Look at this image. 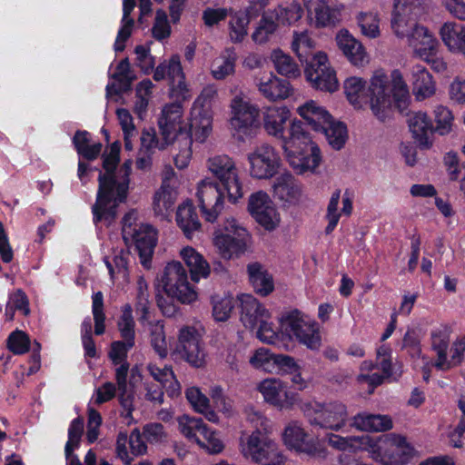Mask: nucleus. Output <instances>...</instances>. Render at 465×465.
I'll return each instance as SVG.
<instances>
[{"instance_id": "57", "label": "nucleus", "mask_w": 465, "mask_h": 465, "mask_svg": "<svg viewBox=\"0 0 465 465\" xmlns=\"http://www.w3.org/2000/svg\"><path fill=\"white\" fill-rule=\"evenodd\" d=\"M177 293L178 292H157L155 295L159 309L168 317L173 316L178 311Z\"/></svg>"}, {"instance_id": "59", "label": "nucleus", "mask_w": 465, "mask_h": 465, "mask_svg": "<svg viewBox=\"0 0 465 465\" xmlns=\"http://www.w3.org/2000/svg\"><path fill=\"white\" fill-rule=\"evenodd\" d=\"M134 342L127 341H114L109 351V358L113 364L118 365L123 362H127V351L134 346Z\"/></svg>"}, {"instance_id": "40", "label": "nucleus", "mask_w": 465, "mask_h": 465, "mask_svg": "<svg viewBox=\"0 0 465 465\" xmlns=\"http://www.w3.org/2000/svg\"><path fill=\"white\" fill-rule=\"evenodd\" d=\"M237 54L233 47H227L223 51L221 61L213 64L212 74L216 80H223L235 71Z\"/></svg>"}, {"instance_id": "10", "label": "nucleus", "mask_w": 465, "mask_h": 465, "mask_svg": "<svg viewBox=\"0 0 465 465\" xmlns=\"http://www.w3.org/2000/svg\"><path fill=\"white\" fill-rule=\"evenodd\" d=\"M281 331L282 334L290 339H296L310 350H318L321 346V336L316 322H312L298 310L282 316Z\"/></svg>"}, {"instance_id": "6", "label": "nucleus", "mask_w": 465, "mask_h": 465, "mask_svg": "<svg viewBox=\"0 0 465 465\" xmlns=\"http://www.w3.org/2000/svg\"><path fill=\"white\" fill-rule=\"evenodd\" d=\"M302 411L312 427L334 431L341 430L349 417L347 406L339 401L306 402L302 405Z\"/></svg>"}, {"instance_id": "7", "label": "nucleus", "mask_w": 465, "mask_h": 465, "mask_svg": "<svg viewBox=\"0 0 465 465\" xmlns=\"http://www.w3.org/2000/svg\"><path fill=\"white\" fill-rule=\"evenodd\" d=\"M242 454L259 465H285L286 456L278 443L259 431L240 438Z\"/></svg>"}, {"instance_id": "36", "label": "nucleus", "mask_w": 465, "mask_h": 465, "mask_svg": "<svg viewBox=\"0 0 465 465\" xmlns=\"http://www.w3.org/2000/svg\"><path fill=\"white\" fill-rule=\"evenodd\" d=\"M176 223L183 234L191 239L195 231L200 230L201 223L193 203L187 202L179 205L176 212Z\"/></svg>"}, {"instance_id": "1", "label": "nucleus", "mask_w": 465, "mask_h": 465, "mask_svg": "<svg viewBox=\"0 0 465 465\" xmlns=\"http://www.w3.org/2000/svg\"><path fill=\"white\" fill-rule=\"evenodd\" d=\"M391 84L386 74L377 72L366 88V82L360 77H349L343 88L348 101L355 109L369 104L374 116L384 123L397 110L401 114H409L411 97L407 84L398 71H393Z\"/></svg>"}, {"instance_id": "21", "label": "nucleus", "mask_w": 465, "mask_h": 465, "mask_svg": "<svg viewBox=\"0 0 465 465\" xmlns=\"http://www.w3.org/2000/svg\"><path fill=\"white\" fill-rule=\"evenodd\" d=\"M259 391L265 401L280 409L290 408L296 401V394L289 391L286 384L277 379L264 380L260 383Z\"/></svg>"}, {"instance_id": "58", "label": "nucleus", "mask_w": 465, "mask_h": 465, "mask_svg": "<svg viewBox=\"0 0 465 465\" xmlns=\"http://www.w3.org/2000/svg\"><path fill=\"white\" fill-rule=\"evenodd\" d=\"M141 148L142 152H149L153 153V150L158 148L164 150L168 144H165V141L160 143L154 128L143 129L141 134Z\"/></svg>"}, {"instance_id": "35", "label": "nucleus", "mask_w": 465, "mask_h": 465, "mask_svg": "<svg viewBox=\"0 0 465 465\" xmlns=\"http://www.w3.org/2000/svg\"><path fill=\"white\" fill-rule=\"evenodd\" d=\"M352 426L366 431H385L392 428L389 415L359 413L353 417Z\"/></svg>"}, {"instance_id": "38", "label": "nucleus", "mask_w": 465, "mask_h": 465, "mask_svg": "<svg viewBox=\"0 0 465 465\" xmlns=\"http://www.w3.org/2000/svg\"><path fill=\"white\" fill-rule=\"evenodd\" d=\"M132 161L126 160L122 164L118 172V179L115 175V183L114 186V201L111 204H116V209L119 203H124L128 196L130 175L132 173Z\"/></svg>"}, {"instance_id": "42", "label": "nucleus", "mask_w": 465, "mask_h": 465, "mask_svg": "<svg viewBox=\"0 0 465 465\" xmlns=\"http://www.w3.org/2000/svg\"><path fill=\"white\" fill-rule=\"evenodd\" d=\"M173 143H177L179 153L173 157L175 166L182 170L188 166L192 158L193 134L192 132H181Z\"/></svg>"}, {"instance_id": "45", "label": "nucleus", "mask_w": 465, "mask_h": 465, "mask_svg": "<svg viewBox=\"0 0 465 465\" xmlns=\"http://www.w3.org/2000/svg\"><path fill=\"white\" fill-rule=\"evenodd\" d=\"M317 27L335 25L340 21L341 11L331 7L326 0H320L314 8Z\"/></svg>"}, {"instance_id": "56", "label": "nucleus", "mask_w": 465, "mask_h": 465, "mask_svg": "<svg viewBox=\"0 0 465 465\" xmlns=\"http://www.w3.org/2000/svg\"><path fill=\"white\" fill-rule=\"evenodd\" d=\"M84 431V420L81 418L73 420L68 430V440L65 444L64 452L69 455L71 451L78 448Z\"/></svg>"}, {"instance_id": "37", "label": "nucleus", "mask_w": 465, "mask_h": 465, "mask_svg": "<svg viewBox=\"0 0 465 465\" xmlns=\"http://www.w3.org/2000/svg\"><path fill=\"white\" fill-rule=\"evenodd\" d=\"M181 432L196 443H202V437L210 435V429L201 418H193L183 415L178 420Z\"/></svg>"}, {"instance_id": "12", "label": "nucleus", "mask_w": 465, "mask_h": 465, "mask_svg": "<svg viewBox=\"0 0 465 465\" xmlns=\"http://www.w3.org/2000/svg\"><path fill=\"white\" fill-rule=\"evenodd\" d=\"M231 125L233 137L240 142H245L252 137L260 127V109L257 105L235 97L232 103Z\"/></svg>"}, {"instance_id": "30", "label": "nucleus", "mask_w": 465, "mask_h": 465, "mask_svg": "<svg viewBox=\"0 0 465 465\" xmlns=\"http://www.w3.org/2000/svg\"><path fill=\"white\" fill-rule=\"evenodd\" d=\"M412 93L417 100H424L435 93L432 75L421 64H415L411 69Z\"/></svg>"}, {"instance_id": "20", "label": "nucleus", "mask_w": 465, "mask_h": 465, "mask_svg": "<svg viewBox=\"0 0 465 465\" xmlns=\"http://www.w3.org/2000/svg\"><path fill=\"white\" fill-rule=\"evenodd\" d=\"M182 117L181 105L171 104L163 107L158 126L165 144L173 143L181 132H192L191 125L187 127V124H183Z\"/></svg>"}, {"instance_id": "16", "label": "nucleus", "mask_w": 465, "mask_h": 465, "mask_svg": "<svg viewBox=\"0 0 465 465\" xmlns=\"http://www.w3.org/2000/svg\"><path fill=\"white\" fill-rule=\"evenodd\" d=\"M304 74L307 81L316 90L332 93L338 88L335 72L328 66V57L323 53L312 57L304 69Z\"/></svg>"}, {"instance_id": "44", "label": "nucleus", "mask_w": 465, "mask_h": 465, "mask_svg": "<svg viewBox=\"0 0 465 465\" xmlns=\"http://www.w3.org/2000/svg\"><path fill=\"white\" fill-rule=\"evenodd\" d=\"M272 59L278 74L287 78H296L300 75V69L293 59L284 54L281 49L274 50Z\"/></svg>"}, {"instance_id": "13", "label": "nucleus", "mask_w": 465, "mask_h": 465, "mask_svg": "<svg viewBox=\"0 0 465 465\" xmlns=\"http://www.w3.org/2000/svg\"><path fill=\"white\" fill-rule=\"evenodd\" d=\"M173 354L184 360L193 368L204 367L206 352L200 330L194 326L181 328Z\"/></svg>"}, {"instance_id": "51", "label": "nucleus", "mask_w": 465, "mask_h": 465, "mask_svg": "<svg viewBox=\"0 0 465 465\" xmlns=\"http://www.w3.org/2000/svg\"><path fill=\"white\" fill-rule=\"evenodd\" d=\"M249 25L247 15L237 12L229 22L230 38L233 43H241L247 35Z\"/></svg>"}, {"instance_id": "2", "label": "nucleus", "mask_w": 465, "mask_h": 465, "mask_svg": "<svg viewBox=\"0 0 465 465\" xmlns=\"http://www.w3.org/2000/svg\"><path fill=\"white\" fill-rule=\"evenodd\" d=\"M417 0H396L391 18V28L400 37H407L408 43L415 54L428 60L437 54L438 41L430 31L415 23L412 16Z\"/></svg>"}, {"instance_id": "14", "label": "nucleus", "mask_w": 465, "mask_h": 465, "mask_svg": "<svg viewBox=\"0 0 465 465\" xmlns=\"http://www.w3.org/2000/svg\"><path fill=\"white\" fill-rule=\"evenodd\" d=\"M412 449L403 437L391 435L371 446V458L381 465H403L411 458Z\"/></svg>"}, {"instance_id": "11", "label": "nucleus", "mask_w": 465, "mask_h": 465, "mask_svg": "<svg viewBox=\"0 0 465 465\" xmlns=\"http://www.w3.org/2000/svg\"><path fill=\"white\" fill-rule=\"evenodd\" d=\"M208 169L213 173V181H217L226 191L227 199L236 203L243 196L241 183L234 162L227 155H217L208 160Z\"/></svg>"}, {"instance_id": "54", "label": "nucleus", "mask_w": 465, "mask_h": 465, "mask_svg": "<svg viewBox=\"0 0 465 465\" xmlns=\"http://www.w3.org/2000/svg\"><path fill=\"white\" fill-rule=\"evenodd\" d=\"M172 29L168 22V16L164 10L158 9L155 13V21L152 28V35L157 41L168 38Z\"/></svg>"}, {"instance_id": "4", "label": "nucleus", "mask_w": 465, "mask_h": 465, "mask_svg": "<svg viewBox=\"0 0 465 465\" xmlns=\"http://www.w3.org/2000/svg\"><path fill=\"white\" fill-rule=\"evenodd\" d=\"M103 169L98 175V189L96 200L92 206L94 223L105 222L110 225L116 219V204H111L114 201V186L115 183L116 169L120 157L103 153Z\"/></svg>"}, {"instance_id": "5", "label": "nucleus", "mask_w": 465, "mask_h": 465, "mask_svg": "<svg viewBox=\"0 0 465 465\" xmlns=\"http://www.w3.org/2000/svg\"><path fill=\"white\" fill-rule=\"evenodd\" d=\"M299 114L315 132L324 134L329 144L334 150H341L348 138L345 124L335 122L331 114L323 107L318 106L312 100L298 109Z\"/></svg>"}, {"instance_id": "53", "label": "nucleus", "mask_w": 465, "mask_h": 465, "mask_svg": "<svg viewBox=\"0 0 465 465\" xmlns=\"http://www.w3.org/2000/svg\"><path fill=\"white\" fill-rule=\"evenodd\" d=\"M92 312L94 321V333L102 335L105 331L104 321L105 315L104 312V298L102 292H94L93 297Z\"/></svg>"}, {"instance_id": "29", "label": "nucleus", "mask_w": 465, "mask_h": 465, "mask_svg": "<svg viewBox=\"0 0 465 465\" xmlns=\"http://www.w3.org/2000/svg\"><path fill=\"white\" fill-rule=\"evenodd\" d=\"M180 256L189 268L192 282H198L201 278L210 275L211 268L204 257L191 246L183 247Z\"/></svg>"}, {"instance_id": "61", "label": "nucleus", "mask_w": 465, "mask_h": 465, "mask_svg": "<svg viewBox=\"0 0 465 465\" xmlns=\"http://www.w3.org/2000/svg\"><path fill=\"white\" fill-rule=\"evenodd\" d=\"M9 311H19L25 316L29 315V300L25 292H12L6 304V313Z\"/></svg>"}, {"instance_id": "60", "label": "nucleus", "mask_w": 465, "mask_h": 465, "mask_svg": "<svg viewBox=\"0 0 465 465\" xmlns=\"http://www.w3.org/2000/svg\"><path fill=\"white\" fill-rule=\"evenodd\" d=\"M185 396L190 404L198 412H205L209 407V399L196 387L188 388Z\"/></svg>"}, {"instance_id": "64", "label": "nucleus", "mask_w": 465, "mask_h": 465, "mask_svg": "<svg viewBox=\"0 0 465 465\" xmlns=\"http://www.w3.org/2000/svg\"><path fill=\"white\" fill-rule=\"evenodd\" d=\"M364 438L361 437H341L336 434H330L328 437L329 444L340 450H346L353 448L356 444H363Z\"/></svg>"}, {"instance_id": "17", "label": "nucleus", "mask_w": 465, "mask_h": 465, "mask_svg": "<svg viewBox=\"0 0 465 465\" xmlns=\"http://www.w3.org/2000/svg\"><path fill=\"white\" fill-rule=\"evenodd\" d=\"M282 439L290 450L310 457L324 458L327 454L326 449L318 440H308L307 432L298 421H292L286 426Z\"/></svg>"}, {"instance_id": "22", "label": "nucleus", "mask_w": 465, "mask_h": 465, "mask_svg": "<svg viewBox=\"0 0 465 465\" xmlns=\"http://www.w3.org/2000/svg\"><path fill=\"white\" fill-rule=\"evenodd\" d=\"M157 279L162 290L158 286L156 291H195L188 282L186 270L177 261L168 262Z\"/></svg>"}, {"instance_id": "34", "label": "nucleus", "mask_w": 465, "mask_h": 465, "mask_svg": "<svg viewBox=\"0 0 465 465\" xmlns=\"http://www.w3.org/2000/svg\"><path fill=\"white\" fill-rule=\"evenodd\" d=\"M115 368V381L118 389V399L121 406L131 412L134 409V390L127 383V376L129 371L130 364L128 362H123L116 365Z\"/></svg>"}, {"instance_id": "18", "label": "nucleus", "mask_w": 465, "mask_h": 465, "mask_svg": "<svg viewBox=\"0 0 465 465\" xmlns=\"http://www.w3.org/2000/svg\"><path fill=\"white\" fill-rule=\"evenodd\" d=\"M251 165V175L257 179L273 177L281 166V157L274 148L269 144L258 146L248 155Z\"/></svg>"}, {"instance_id": "47", "label": "nucleus", "mask_w": 465, "mask_h": 465, "mask_svg": "<svg viewBox=\"0 0 465 465\" xmlns=\"http://www.w3.org/2000/svg\"><path fill=\"white\" fill-rule=\"evenodd\" d=\"M303 9L300 4L292 2L286 5H281L276 10L275 18L282 25H291L302 18Z\"/></svg>"}, {"instance_id": "31", "label": "nucleus", "mask_w": 465, "mask_h": 465, "mask_svg": "<svg viewBox=\"0 0 465 465\" xmlns=\"http://www.w3.org/2000/svg\"><path fill=\"white\" fill-rule=\"evenodd\" d=\"M450 328L448 325H440L430 333L431 347L437 352L435 367L439 370L450 369L447 360V350L450 342Z\"/></svg>"}, {"instance_id": "55", "label": "nucleus", "mask_w": 465, "mask_h": 465, "mask_svg": "<svg viewBox=\"0 0 465 465\" xmlns=\"http://www.w3.org/2000/svg\"><path fill=\"white\" fill-rule=\"evenodd\" d=\"M7 347L14 354H24L30 349L28 335L22 331H13L7 339Z\"/></svg>"}, {"instance_id": "3", "label": "nucleus", "mask_w": 465, "mask_h": 465, "mask_svg": "<svg viewBox=\"0 0 465 465\" xmlns=\"http://www.w3.org/2000/svg\"><path fill=\"white\" fill-rule=\"evenodd\" d=\"M287 133L288 139H284L282 149L290 166L297 174L314 173L322 162V153L305 129V124L294 119Z\"/></svg>"}, {"instance_id": "15", "label": "nucleus", "mask_w": 465, "mask_h": 465, "mask_svg": "<svg viewBox=\"0 0 465 465\" xmlns=\"http://www.w3.org/2000/svg\"><path fill=\"white\" fill-rule=\"evenodd\" d=\"M196 196L204 219L209 223H214L223 209L224 198L227 197L226 191L217 181L205 178L199 183Z\"/></svg>"}, {"instance_id": "27", "label": "nucleus", "mask_w": 465, "mask_h": 465, "mask_svg": "<svg viewBox=\"0 0 465 465\" xmlns=\"http://www.w3.org/2000/svg\"><path fill=\"white\" fill-rule=\"evenodd\" d=\"M410 131L420 149H429L432 145L430 135L433 134V124L427 114L414 113L408 120Z\"/></svg>"}, {"instance_id": "62", "label": "nucleus", "mask_w": 465, "mask_h": 465, "mask_svg": "<svg viewBox=\"0 0 465 465\" xmlns=\"http://www.w3.org/2000/svg\"><path fill=\"white\" fill-rule=\"evenodd\" d=\"M143 435L150 443H161L167 438L163 425L158 422L144 425Z\"/></svg>"}, {"instance_id": "63", "label": "nucleus", "mask_w": 465, "mask_h": 465, "mask_svg": "<svg viewBox=\"0 0 465 465\" xmlns=\"http://www.w3.org/2000/svg\"><path fill=\"white\" fill-rule=\"evenodd\" d=\"M268 318H262L259 320L257 330V338L262 342L268 344H274L278 341L279 334L275 331L272 322H267Z\"/></svg>"}, {"instance_id": "9", "label": "nucleus", "mask_w": 465, "mask_h": 465, "mask_svg": "<svg viewBox=\"0 0 465 465\" xmlns=\"http://www.w3.org/2000/svg\"><path fill=\"white\" fill-rule=\"evenodd\" d=\"M131 213L123 218L122 235L124 242L133 244L137 252L141 264L144 269H150L154 248L157 244V231L150 224H141L137 228L132 226Z\"/></svg>"}, {"instance_id": "41", "label": "nucleus", "mask_w": 465, "mask_h": 465, "mask_svg": "<svg viewBox=\"0 0 465 465\" xmlns=\"http://www.w3.org/2000/svg\"><path fill=\"white\" fill-rule=\"evenodd\" d=\"M249 280L253 287V291H274L272 275L267 271L262 270L260 263H251L247 267Z\"/></svg>"}, {"instance_id": "25", "label": "nucleus", "mask_w": 465, "mask_h": 465, "mask_svg": "<svg viewBox=\"0 0 465 465\" xmlns=\"http://www.w3.org/2000/svg\"><path fill=\"white\" fill-rule=\"evenodd\" d=\"M259 91L270 101L284 100L292 95V87L287 79H282L270 73L263 75L258 84Z\"/></svg>"}, {"instance_id": "23", "label": "nucleus", "mask_w": 465, "mask_h": 465, "mask_svg": "<svg viewBox=\"0 0 465 465\" xmlns=\"http://www.w3.org/2000/svg\"><path fill=\"white\" fill-rule=\"evenodd\" d=\"M237 299L241 308V322L246 328L253 330L260 319L270 317L269 312L251 293L242 292Z\"/></svg>"}, {"instance_id": "28", "label": "nucleus", "mask_w": 465, "mask_h": 465, "mask_svg": "<svg viewBox=\"0 0 465 465\" xmlns=\"http://www.w3.org/2000/svg\"><path fill=\"white\" fill-rule=\"evenodd\" d=\"M272 192L274 198L289 203L298 202L302 193L299 183L290 173H282L276 178Z\"/></svg>"}, {"instance_id": "52", "label": "nucleus", "mask_w": 465, "mask_h": 465, "mask_svg": "<svg viewBox=\"0 0 465 465\" xmlns=\"http://www.w3.org/2000/svg\"><path fill=\"white\" fill-rule=\"evenodd\" d=\"M277 29L272 15H263L260 20L259 25L252 33V38L255 43L262 44L268 41V36L273 34Z\"/></svg>"}, {"instance_id": "39", "label": "nucleus", "mask_w": 465, "mask_h": 465, "mask_svg": "<svg viewBox=\"0 0 465 465\" xmlns=\"http://www.w3.org/2000/svg\"><path fill=\"white\" fill-rule=\"evenodd\" d=\"M167 78L169 80L170 90L173 93L179 92L183 94L188 91L185 84V75L181 64L180 56L173 54L166 61Z\"/></svg>"}, {"instance_id": "8", "label": "nucleus", "mask_w": 465, "mask_h": 465, "mask_svg": "<svg viewBox=\"0 0 465 465\" xmlns=\"http://www.w3.org/2000/svg\"><path fill=\"white\" fill-rule=\"evenodd\" d=\"M249 237L248 231L231 217L214 230L213 242L220 256L230 260L244 253Z\"/></svg>"}, {"instance_id": "32", "label": "nucleus", "mask_w": 465, "mask_h": 465, "mask_svg": "<svg viewBox=\"0 0 465 465\" xmlns=\"http://www.w3.org/2000/svg\"><path fill=\"white\" fill-rule=\"evenodd\" d=\"M440 33L443 43L450 51L465 55V25L462 23H445Z\"/></svg>"}, {"instance_id": "19", "label": "nucleus", "mask_w": 465, "mask_h": 465, "mask_svg": "<svg viewBox=\"0 0 465 465\" xmlns=\"http://www.w3.org/2000/svg\"><path fill=\"white\" fill-rule=\"evenodd\" d=\"M248 211L258 224L266 231H273L280 222L278 213L269 195L258 191L249 197Z\"/></svg>"}, {"instance_id": "43", "label": "nucleus", "mask_w": 465, "mask_h": 465, "mask_svg": "<svg viewBox=\"0 0 465 465\" xmlns=\"http://www.w3.org/2000/svg\"><path fill=\"white\" fill-rule=\"evenodd\" d=\"M213 315L217 322H226L234 308V299L229 292H217L212 296Z\"/></svg>"}, {"instance_id": "24", "label": "nucleus", "mask_w": 465, "mask_h": 465, "mask_svg": "<svg viewBox=\"0 0 465 465\" xmlns=\"http://www.w3.org/2000/svg\"><path fill=\"white\" fill-rule=\"evenodd\" d=\"M291 112L286 106H269L263 112V127L270 135L282 139H288L284 135L286 122L290 120Z\"/></svg>"}, {"instance_id": "46", "label": "nucleus", "mask_w": 465, "mask_h": 465, "mask_svg": "<svg viewBox=\"0 0 465 465\" xmlns=\"http://www.w3.org/2000/svg\"><path fill=\"white\" fill-rule=\"evenodd\" d=\"M375 369V364L370 361H364L361 364V373L357 377L359 383H367L370 386L369 393H372L374 389L381 385L385 378L382 374L372 372Z\"/></svg>"}, {"instance_id": "48", "label": "nucleus", "mask_w": 465, "mask_h": 465, "mask_svg": "<svg viewBox=\"0 0 465 465\" xmlns=\"http://www.w3.org/2000/svg\"><path fill=\"white\" fill-rule=\"evenodd\" d=\"M149 331L152 347L161 358L166 357L168 351L163 325L159 322L150 323Z\"/></svg>"}, {"instance_id": "49", "label": "nucleus", "mask_w": 465, "mask_h": 465, "mask_svg": "<svg viewBox=\"0 0 465 465\" xmlns=\"http://www.w3.org/2000/svg\"><path fill=\"white\" fill-rule=\"evenodd\" d=\"M435 127L433 133L437 132L440 135L448 134L452 125L453 115L450 110L443 105H438L434 109Z\"/></svg>"}, {"instance_id": "33", "label": "nucleus", "mask_w": 465, "mask_h": 465, "mask_svg": "<svg viewBox=\"0 0 465 465\" xmlns=\"http://www.w3.org/2000/svg\"><path fill=\"white\" fill-rule=\"evenodd\" d=\"M129 252H125L123 249L113 259L109 257L104 258V263L110 274L113 282H117L118 287L127 283L129 281V269H128Z\"/></svg>"}, {"instance_id": "50", "label": "nucleus", "mask_w": 465, "mask_h": 465, "mask_svg": "<svg viewBox=\"0 0 465 465\" xmlns=\"http://www.w3.org/2000/svg\"><path fill=\"white\" fill-rule=\"evenodd\" d=\"M341 198V190L336 189L329 201L328 206H327V213L325 215V219L328 221V224L325 227V233L330 234L331 233L341 218V213L338 212V205Z\"/></svg>"}, {"instance_id": "26", "label": "nucleus", "mask_w": 465, "mask_h": 465, "mask_svg": "<svg viewBox=\"0 0 465 465\" xmlns=\"http://www.w3.org/2000/svg\"><path fill=\"white\" fill-rule=\"evenodd\" d=\"M336 42L348 60L355 66H362L366 62V52L361 42L355 39L348 30H341Z\"/></svg>"}]
</instances>
